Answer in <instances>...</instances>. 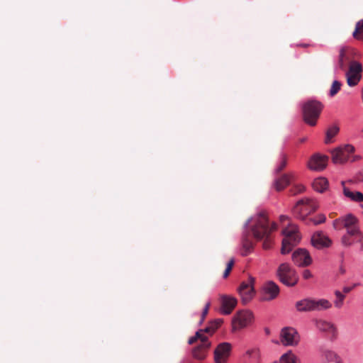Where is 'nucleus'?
Wrapping results in <instances>:
<instances>
[{
    "label": "nucleus",
    "mask_w": 363,
    "mask_h": 363,
    "mask_svg": "<svg viewBox=\"0 0 363 363\" xmlns=\"http://www.w3.org/2000/svg\"><path fill=\"white\" fill-rule=\"evenodd\" d=\"M251 225L250 229L253 237L257 240H263L262 247L264 250L270 249L272 245L271 234L276 230L275 223L269 224V220L264 212L258 213L255 218L248 219L247 225Z\"/></svg>",
    "instance_id": "nucleus-1"
},
{
    "label": "nucleus",
    "mask_w": 363,
    "mask_h": 363,
    "mask_svg": "<svg viewBox=\"0 0 363 363\" xmlns=\"http://www.w3.org/2000/svg\"><path fill=\"white\" fill-rule=\"evenodd\" d=\"M295 308L298 312L322 311L332 308V303L327 299L306 298L298 301Z\"/></svg>",
    "instance_id": "nucleus-2"
},
{
    "label": "nucleus",
    "mask_w": 363,
    "mask_h": 363,
    "mask_svg": "<svg viewBox=\"0 0 363 363\" xmlns=\"http://www.w3.org/2000/svg\"><path fill=\"white\" fill-rule=\"evenodd\" d=\"M282 234L284 239L282 240L281 253L286 255L289 253L293 247L299 242L301 236L297 226L294 224H289L288 226L284 228L282 230Z\"/></svg>",
    "instance_id": "nucleus-3"
},
{
    "label": "nucleus",
    "mask_w": 363,
    "mask_h": 363,
    "mask_svg": "<svg viewBox=\"0 0 363 363\" xmlns=\"http://www.w3.org/2000/svg\"><path fill=\"white\" fill-rule=\"evenodd\" d=\"M303 116L305 123L314 126L323 109V105L320 102L315 100H311L303 105Z\"/></svg>",
    "instance_id": "nucleus-4"
},
{
    "label": "nucleus",
    "mask_w": 363,
    "mask_h": 363,
    "mask_svg": "<svg viewBox=\"0 0 363 363\" xmlns=\"http://www.w3.org/2000/svg\"><path fill=\"white\" fill-rule=\"evenodd\" d=\"M318 204L316 201L305 198L299 200L293 208L294 215L301 220H305L308 215L316 211Z\"/></svg>",
    "instance_id": "nucleus-5"
},
{
    "label": "nucleus",
    "mask_w": 363,
    "mask_h": 363,
    "mask_svg": "<svg viewBox=\"0 0 363 363\" xmlns=\"http://www.w3.org/2000/svg\"><path fill=\"white\" fill-rule=\"evenodd\" d=\"M277 276L279 281L287 286H294L298 281L296 271L288 263H282L279 266Z\"/></svg>",
    "instance_id": "nucleus-6"
},
{
    "label": "nucleus",
    "mask_w": 363,
    "mask_h": 363,
    "mask_svg": "<svg viewBox=\"0 0 363 363\" xmlns=\"http://www.w3.org/2000/svg\"><path fill=\"white\" fill-rule=\"evenodd\" d=\"M333 227L336 230L345 228L349 235L354 234L359 230L358 220L352 214L337 218L333 221Z\"/></svg>",
    "instance_id": "nucleus-7"
},
{
    "label": "nucleus",
    "mask_w": 363,
    "mask_h": 363,
    "mask_svg": "<svg viewBox=\"0 0 363 363\" xmlns=\"http://www.w3.org/2000/svg\"><path fill=\"white\" fill-rule=\"evenodd\" d=\"M354 151V147L350 145L339 147L332 152V160L335 164H343L350 159Z\"/></svg>",
    "instance_id": "nucleus-8"
},
{
    "label": "nucleus",
    "mask_w": 363,
    "mask_h": 363,
    "mask_svg": "<svg viewBox=\"0 0 363 363\" xmlns=\"http://www.w3.org/2000/svg\"><path fill=\"white\" fill-rule=\"evenodd\" d=\"M253 320L251 311L244 310L236 313L232 320L233 330H240L250 325Z\"/></svg>",
    "instance_id": "nucleus-9"
},
{
    "label": "nucleus",
    "mask_w": 363,
    "mask_h": 363,
    "mask_svg": "<svg viewBox=\"0 0 363 363\" xmlns=\"http://www.w3.org/2000/svg\"><path fill=\"white\" fill-rule=\"evenodd\" d=\"M254 283L255 279L250 277L247 281H242L238 289L242 302L244 304L247 303L255 296Z\"/></svg>",
    "instance_id": "nucleus-10"
},
{
    "label": "nucleus",
    "mask_w": 363,
    "mask_h": 363,
    "mask_svg": "<svg viewBox=\"0 0 363 363\" xmlns=\"http://www.w3.org/2000/svg\"><path fill=\"white\" fill-rule=\"evenodd\" d=\"M280 340L285 346H296L299 342L300 337L295 328L286 327L281 331Z\"/></svg>",
    "instance_id": "nucleus-11"
},
{
    "label": "nucleus",
    "mask_w": 363,
    "mask_h": 363,
    "mask_svg": "<svg viewBox=\"0 0 363 363\" xmlns=\"http://www.w3.org/2000/svg\"><path fill=\"white\" fill-rule=\"evenodd\" d=\"M362 67L360 63L353 61L350 62L349 69L346 73L347 82L350 86H356L361 79Z\"/></svg>",
    "instance_id": "nucleus-12"
},
{
    "label": "nucleus",
    "mask_w": 363,
    "mask_h": 363,
    "mask_svg": "<svg viewBox=\"0 0 363 363\" xmlns=\"http://www.w3.org/2000/svg\"><path fill=\"white\" fill-rule=\"evenodd\" d=\"M292 260L298 267H307L312 263V258L309 252L302 248H299L294 252Z\"/></svg>",
    "instance_id": "nucleus-13"
},
{
    "label": "nucleus",
    "mask_w": 363,
    "mask_h": 363,
    "mask_svg": "<svg viewBox=\"0 0 363 363\" xmlns=\"http://www.w3.org/2000/svg\"><path fill=\"white\" fill-rule=\"evenodd\" d=\"M231 346L229 343L223 342L218 345L214 351L216 363H226L230 355Z\"/></svg>",
    "instance_id": "nucleus-14"
},
{
    "label": "nucleus",
    "mask_w": 363,
    "mask_h": 363,
    "mask_svg": "<svg viewBox=\"0 0 363 363\" xmlns=\"http://www.w3.org/2000/svg\"><path fill=\"white\" fill-rule=\"evenodd\" d=\"M315 328L320 332L325 333L332 338H335L337 335V328L335 325L331 322L323 320L315 319L313 320Z\"/></svg>",
    "instance_id": "nucleus-15"
},
{
    "label": "nucleus",
    "mask_w": 363,
    "mask_h": 363,
    "mask_svg": "<svg viewBox=\"0 0 363 363\" xmlns=\"http://www.w3.org/2000/svg\"><path fill=\"white\" fill-rule=\"evenodd\" d=\"M279 294V286L272 281H268L263 286V300L272 301Z\"/></svg>",
    "instance_id": "nucleus-16"
},
{
    "label": "nucleus",
    "mask_w": 363,
    "mask_h": 363,
    "mask_svg": "<svg viewBox=\"0 0 363 363\" xmlns=\"http://www.w3.org/2000/svg\"><path fill=\"white\" fill-rule=\"evenodd\" d=\"M220 313L224 315H229L237 305V299L232 296L223 295L220 298Z\"/></svg>",
    "instance_id": "nucleus-17"
},
{
    "label": "nucleus",
    "mask_w": 363,
    "mask_h": 363,
    "mask_svg": "<svg viewBox=\"0 0 363 363\" xmlns=\"http://www.w3.org/2000/svg\"><path fill=\"white\" fill-rule=\"evenodd\" d=\"M328 157L325 155H314L308 162V167L315 171H321L327 165Z\"/></svg>",
    "instance_id": "nucleus-18"
},
{
    "label": "nucleus",
    "mask_w": 363,
    "mask_h": 363,
    "mask_svg": "<svg viewBox=\"0 0 363 363\" xmlns=\"http://www.w3.org/2000/svg\"><path fill=\"white\" fill-rule=\"evenodd\" d=\"M311 243L315 247L321 249L329 247L331 245V240L323 232L318 231L313 235Z\"/></svg>",
    "instance_id": "nucleus-19"
},
{
    "label": "nucleus",
    "mask_w": 363,
    "mask_h": 363,
    "mask_svg": "<svg viewBox=\"0 0 363 363\" xmlns=\"http://www.w3.org/2000/svg\"><path fill=\"white\" fill-rule=\"evenodd\" d=\"M294 176L289 174H284L280 177L275 179L274 182V188L277 191H280L284 189L293 180Z\"/></svg>",
    "instance_id": "nucleus-20"
},
{
    "label": "nucleus",
    "mask_w": 363,
    "mask_h": 363,
    "mask_svg": "<svg viewBox=\"0 0 363 363\" xmlns=\"http://www.w3.org/2000/svg\"><path fill=\"white\" fill-rule=\"evenodd\" d=\"M210 345L211 343L206 340L195 347L192 351L194 357L200 360L203 359L206 357Z\"/></svg>",
    "instance_id": "nucleus-21"
},
{
    "label": "nucleus",
    "mask_w": 363,
    "mask_h": 363,
    "mask_svg": "<svg viewBox=\"0 0 363 363\" xmlns=\"http://www.w3.org/2000/svg\"><path fill=\"white\" fill-rule=\"evenodd\" d=\"M321 352L323 363H342L341 358L335 352L330 350H323Z\"/></svg>",
    "instance_id": "nucleus-22"
},
{
    "label": "nucleus",
    "mask_w": 363,
    "mask_h": 363,
    "mask_svg": "<svg viewBox=\"0 0 363 363\" xmlns=\"http://www.w3.org/2000/svg\"><path fill=\"white\" fill-rule=\"evenodd\" d=\"M348 53L349 48L342 47L340 49L338 57V66L340 69L342 70H345L346 69L347 63L350 60Z\"/></svg>",
    "instance_id": "nucleus-23"
},
{
    "label": "nucleus",
    "mask_w": 363,
    "mask_h": 363,
    "mask_svg": "<svg viewBox=\"0 0 363 363\" xmlns=\"http://www.w3.org/2000/svg\"><path fill=\"white\" fill-rule=\"evenodd\" d=\"M342 184L343 186V194L346 197L354 201H363V194L361 192L350 191L345 186L344 182H342Z\"/></svg>",
    "instance_id": "nucleus-24"
},
{
    "label": "nucleus",
    "mask_w": 363,
    "mask_h": 363,
    "mask_svg": "<svg viewBox=\"0 0 363 363\" xmlns=\"http://www.w3.org/2000/svg\"><path fill=\"white\" fill-rule=\"evenodd\" d=\"M312 185L315 191L323 193L328 189V182L324 177H319L313 181Z\"/></svg>",
    "instance_id": "nucleus-25"
},
{
    "label": "nucleus",
    "mask_w": 363,
    "mask_h": 363,
    "mask_svg": "<svg viewBox=\"0 0 363 363\" xmlns=\"http://www.w3.org/2000/svg\"><path fill=\"white\" fill-rule=\"evenodd\" d=\"M279 363H299V359L289 350L281 356Z\"/></svg>",
    "instance_id": "nucleus-26"
},
{
    "label": "nucleus",
    "mask_w": 363,
    "mask_h": 363,
    "mask_svg": "<svg viewBox=\"0 0 363 363\" xmlns=\"http://www.w3.org/2000/svg\"><path fill=\"white\" fill-rule=\"evenodd\" d=\"M253 247V243L248 239L247 236L244 237L242 240L241 255L242 256H247L252 252Z\"/></svg>",
    "instance_id": "nucleus-27"
},
{
    "label": "nucleus",
    "mask_w": 363,
    "mask_h": 363,
    "mask_svg": "<svg viewBox=\"0 0 363 363\" xmlns=\"http://www.w3.org/2000/svg\"><path fill=\"white\" fill-rule=\"evenodd\" d=\"M198 340H200L201 343L208 340V337L206 335H205L204 334H202V330H199L196 333L195 335L190 337L189 339V345H193L194 343H195Z\"/></svg>",
    "instance_id": "nucleus-28"
},
{
    "label": "nucleus",
    "mask_w": 363,
    "mask_h": 363,
    "mask_svg": "<svg viewBox=\"0 0 363 363\" xmlns=\"http://www.w3.org/2000/svg\"><path fill=\"white\" fill-rule=\"evenodd\" d=\"M335 300L334 301V306L337 308H340L344 304L345 296L340 291H335Z\"/></svg>",
    "instance_id": "nucleus-29"
},
{
    "label": "nucleus",
    "mask_w": 363,
    "mask_h": 363,
    "mask_svg": "<svg viewBox=\"0 0 363 363\" xmlns=\"http://www.w3.org/2000/svg\"><path fill=\"white\" fill-rule=\"evenodd\" d=\"M339 132V128L337 126H332L328 128L326 132V136L325 142V143H330L333 137H335Z\"/></svg>",
    "instance_id": "nucleus-30"
},
{
    "label": "nucleus",
    "mask_w": 363,
    "mask_h": 363,
    "mask_svg": "<svg viewBox=\"0 0 363 363\" xmlns=\"http://www.w3.org/2000/svg\"><path fill=\"white\" fill-rule=\"evenodd\" d=\"M351 236L353 238V242H356L359 245V250L363 251V233L358 230L357 233L352 234Z\"/></svg>",
    "instance_id": "nucleus-31"
},
{
    "label": "nucleus",
    "mask_w": 363,
    "mask_h": 363,
    "mask_svg": "<svg viewBox=\"0 0 363 363\" xmlns=\"http://www.w3.org/2000/svg\"><path fill=\"white\" fill-rule=\"evenodd\" d=\"M341 86V82L337 80L334 81L330 87V95L334 96L340 90Z\"/></svg>",
    "instance_id": "nucleus-32"
},
{
    "label": "nucleus",
    "mask_w": 363,
    "mask_h": 363,
    "mask_svg": "<svg viewBox=\"0 0 363 363\" xmlns=\"http://www.w3.org/2000/svg\"><path fill=\"white\" fill-rule=\"evenodd\" d=\"M359 33H363V19L356 23L355 30L353 32L352 36L354 38H358Z\"/></svg>",
    "instance_id": "nucleus-33"
},
{
    "label": "nucleus",
    "mask_w": 363,
    "mask_h": 363,
    "mask_svg": "<svg viewBox=\"0 0 363 363\" xmlns=\"http://www.w3.org/2000/svg\"><path fill=\"white\" fill-rule=\"evenodd\" d=\"M352 237L351 235H349L347 233L346 235H343L341 240L342 244L344 246L349 247L351 246L353 243V238L351 239Z\"/></svg>",
    "instance_id": "nucleus-34"
},
{
    "label": "nucleus",
    "mask_w": 363,
    "mask_h": 363,
    "mask_svg": "<svg viewBox=\"0 0 363 363\" xmlns=\"http://www.w3.org/2000/svg\"><path fill=\"white\" fill-rule=\"evenodd\" d=\"M286 164H287L286 155H282L281 161L280 164H279V166L277 167L276 172L279 173V172H281L286 166Z\"/></svg>",
    "instance_id": "nucleus-35"
},
{
    "label": "nucleus",
    "mask_w": 363,
    "mask_h": 363,
    "mask_svg": "<svg viewBox=\"0 0 363 363\" xmlns=\"http://www.w3.org/2000/svg\"><path fill=\"white\" fill-rule=\"evenodd\" d=\"M234 263H235V261H234V259H230V260L228 262L227 264V266H226V269L223 273V278H227L228 277V275L230 274L232 269H233V267L234 265Z\"/></svg>",
    "instance_id": "nucleus-36"
},
{
    "label": "nucleus",
    "mask_w": 363,
    "mask_h": 363,
    "mask_svg": "<svg viewBox=\"0 0 363 363\" xmlns=\"http://www.w3.org/2000/svg\"><path fill=\"white\" fill-rule=\"evenodd\" d=\"M222 323H223L222 319H220V318L216 319L210 323L209 327H211L213 332L214 333L216 331V330L218 329L221 325Z\"/></svg>",
    "instance_id": "nucleus-37"
},
{
    "label": "nucleus",
    "mask_w": 363,
    "mask_h": 363,
    "mask_svg": "<svg viewBox=\"0 0 363 363\" xmlns=\"http://www.w3.org/2000/svg\"><path fill=\"white\" fill-rule=\"evenodd\" d=\"M326 218L323 214H319L316 218H311L310 220L315 225L323 223L325 221Z\"/></svg>",
    "instance_id": "nucleus-38"
},
{
    "label": "nucleus",
    "mask_w": 363,
    "mask_h": 363,
    "mask_svg": "<svg viewBox=\"0 0 363 363\" xmlns=\"http://www.w3.org/2000/svg\"><path fill=\"white\" fill-rule=\"evenodd\" d=\"M305 191V187L303 185L294 186L291 189V194L296 195L297 194L302 193Z\"/></svg>",
    "instance_id": "nucleus-39"
},
{
    "label": "nucleus",
    "mask_w": 363,
    "mask_h": 363,
    "mask_svg": "<svg viewBox=\"0 0 363 363\" xmlns=\"http://www.w3.org/2000/svg\"><path fill=\"white\" fill-rule=\"evenodd\" d=\"M210 306H211V303H210V302H208L206 304V306H205V307H204V308H203V310L202 311L201 321H203V320L205 319L206 316L207 315Z\"/></svg>",
    "instance_id": "nucleus-40"
},
{
    "label": "nucleus",
    "mask_w": 363,
    "mask_h": 363,
    "mask_svg": "<svg viewBox=\"0 0 363 363\" xmlns=\"http://www.w3.org/2000/svg\"><path fill=\"white\" fill-rule=\"evenodd\" d=\"M303 277L305 279H308L312 277V274L308 269H305L303 272Z\"/></svg>",
    "instance_id": "nucleus-41"
},
{
    "label": "nucleus",
    "mask_w": 363,
    "mask_h": 363,
    "mask_svg": "<svg viewBox=\"0 0 363 363\" xmlns=\"http://www.w3.org/2000/svg\"><path fill=\"white\" fill-rule=\"evenodd\" d=\"M246 354H247V355H249V356H251V355L258 356V351H257L256 350H248V351L246 352Z\"/></svg>",
    "instance_id": "nucleus-42"
},
{
    "label": "nucleus",
    "mask_w": 363,
    "mask_h": 363,
    "mask_svg": "<svg viewBox=\"0 0 363 363\" xmlns=\"http://www.w3.org/2000/svg\"><path fill=\"white\" fill-rule=\"evenodd\" d=\"M202 330V334H203V333H209L211 335H212L213 333L212 329L211 328V327L207 326L204 330Z\"/></svg>",
    "instance_id": "nucleus-43"
},
{
    "label": "nucleus",
    "mask_w": 363,
    "mask_h": 363,
    "mask_svg": "<svg viewBox=\"0 0 363 363\" xmlns=\"http://www.w3.org/2000/svg\"><path fill=\"white\" fill-rule=\"evenodd\" d=\"M353 288H354V286H352V287H350V286H345L342 289L343 293L348 294V293H350L352 290Z\"/></svg>",
    "instance_id": "nucleus-44"
},
{
    "label": "nucleus",
    "mask_w": 363,
    "mask_h": 363,
    "mask_svg": "<svg viewBox=\"0 0 363 363\" xmlns=\"http://www.w3.org/2000/svg\"><path fill=\"white\" fill-rule=\"evenodd\" d=\"M288 219H289V218L286 216L282 215V216H280V221L281 222H284L285 220H287Z\"/></svg>",
    "instance_id": "nucleus-45"
},
{
    "label": "nucleus",
    "mask_w": 363,
    "mask_h": 363,
    "mask_svg": "<svg viewBox=\"0 0 363 363\" xmlns=\"http://www.w3.org/2000/svg\"><path fill=\"white\" fill-rule=\"evenodd\" d=\"M357 40H361L363 41V33H359L358 38H354Z\"/></svg>",
    "instance_id": "nucleus-46"
},
{
    "label": "nucleus",
    "mask_w": 363,
    "mask_h": 363,
    "mask_svg": "<svg viewBox=\"0 0 363 363\" xmlns=\"http://www.w3.org/2000/svg\"><path fill=\"white\" fill-rule=\"evenodd\" d=\"M265 332H266V333L269 334V330L268 328H266L265 329Z\"/></svg>",
    "instance_id": "nucleus-47"
}]
</instances>
